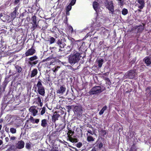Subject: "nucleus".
<instances>
[{"label": "nucleus", "mask_w": 151, "mask_h": 151, "mask_svg": "<svg viewBox=\"0 0 151 151\" xmlns=\"http://www.w3.org/2000/svg\"><path fill=\"white\" fill-rule=\"evenodd\" d=\"M81 53L76 51H74L72 54H71L68 57L69 63L72 65H73L76 63H78L81 58Z\"/></svg>", "instance_id": "nucleus-1"}, {"label": "nucleus", "mask_w": 151, "mask_h": 151, "mask_svg": "<svg viewBox=\"0 0 151 151\" xmlns=\"http://www.w3.org/2000/svg\"><path fill=\"white\" fill-rule=\"evenodd\" d=\"M42 83V81L39 79L37 84L34 85L33 90H34L35 92H37L40 95L44 96L45 94V90Z\"/></svg>", "instance_id": "nucleus-2"}, {"label": "nucleus", "mask_w": 151, "mask_h": 151, "mask_svg": "<svg viewBox=\"0 0 151 151\" xmlns=\"http://www.w3.org/2000/svg\"><path fill=\"white\" fill-rule=\"evenodd\" d=\"M105 90L106 88L103 86L102 88L100 86H95L93 87L88 93L90 95L96 94L101 93Z\"/></svg>", "instance_id": "nucleus-3"}, {"label": "nucleus", "mask_w": 151, "mask_h": 151, "mask_svg": "<svg viewBox=\"0 0 151 151\" xmlns=\"http://www.w3.org/2000/svg\"><path fill=\"white\" fill-rule=\"evenodd\" d=\"M105 6L112 14L114 12V6L112 0H105L104 2Z\"/></svg>", "instance_id": "nucleus-4"}, {"label": "nucleus", "mask_w": 151, "mask_h": 151, "mask_svg": "<svg viewBox=\"0 0 151 151\" xmlns=\"http://www.w3.org/2000/svg\"><path fill=\"white\" fill-rule=\"evenodd\" d=\"M38 57L36 55L32 56L28 58V65L29 66L32 67L36 65L38 63Z\"/></svg>", "instance_id": "nucleus-5"}, {"label": "nucleus", "mask_w": 151, "mask_h": 151, "mask_svg": "<svg viewBox=\"0 0 151 151\" xmlns=\"http://www.w3.org/2000/svg\"><path fill=\"white\" fill-rule=\"evenodd\" d=\"M136 67L137 65H135L133 68V70H130L127 72V73L125 74V76L127 78L130 79H133L135 77L136 75V69L135 68Z\"/></svg>", "instance_id": "nucleus-6"}, {"label": "nucleus", "mask_w": 151, "mask_h": 151, "mask_svg": "<svg viewBox=\"0 0 151 151\" xmlns=\"http://www.w3.org/2000/svg\"><path fill=\"white\" fill-rule=\"evenodd\" d=\"M73 111L75 113H76L78 115L80 116L82 114L83 108L81 105H79L78 106H73Z\"/></svg>", "instance_id": "nucleus-7"}, {"label": "nucleus", "mask_w": 151, "mask_h": 151, "mask_svg": "<svg viewBox=\"0 0 151 151\" xmlns=\"http://www.w3.org/2000/svg\"><path fill=\"white\" fill-rule=\"evenodd\" d=\"M144 29V25H139L134 26L132 29V30L134 33L137 34L138 32H141Z\"/></svg>", "instance_id": "nucleus-8"}, {"label": "nucleus", "mask_w": 151, "mask_h": 151, "mask_svg": "<svg viewBox=\"0 0 151 151\" xmlns=\"http://www.w3.org/2000/svg\"><path fill=\"white\" fill-rule=\"evenodd\" d=\"M56 43L57 45L60 47V48L59 49V51H62L63 50L62 49V48H64L66 45L65 44L64 42H63L62 39H60L58 40Z\"/></svg>", "instance_id": "nucleus-9"}, {"label": "nucleus", "mask_w": 151, "mask_h": 151, "mask_svg": "<svg viewBox=\"0 0 151 151\" xmlns=\"http://www.w3.org/2000/svg\"><path fill=\"white\" fill-rule=\"evenodd\" d=\"M31 20L32 21V27L33 29V30H34L37 28L38 26V23L37 24L36 16L35 15L33 16L32 17Z\"/></svg>", "instance_id": "nucleus-10"}, {"label": "nucleus", "mask_w": 151, "mask_h": 151, "mask_svg": "<svg viewBox=\"0 0 151 151\" xmlns=\"http://www.w3.org/2000/svg\"><path fill=\"white\" fill-rule=\"evenodd\" d=\"M36 52L35 50L32 47L31 48L28 49L25 52V56L27 57L30 55H33Z\"/></svg>", "instance_id": "nucleus-11"}, {"label": "nucleus", "mask_w": 151, "mask_h": 151, "mask_svg": "<svg viewBox=\"0 0 151 151\" xmlns=\"http://www.w3.org/2000/svg\"><path fill=\"white\" fill-rule=\"evenodd\" d=\"M143 61L147 66H149L151 64V57L149 56L145 57L143 59Z\"/></svg>", "instance_id": "nucleus-12"}, {"label": "nucleus", "mask_w": 151, "mask_h": 151, "mask_svg": "<svg viewBox=\"0 0 151 151\" xmlns=\"http://www.w3.org/2000/svg\"><path fill=\"white\" fill-rule=\"evenodd\" d=\"M67 140L69 141L70 142L72 143H75L77 142L78 141V139L76 138V136H67Z\"/></svg>", "instance_id": "nucleus-13"}, {"label": "nucleus", "mask_w": 151, "mask_h": 151, "mask_svg": "<svg viewBox=\"0 0 151 151\" xmlns=\"http://www.w3.org/2000/svg\"><path fill=\"white\" fill-rule=\"evenodd\" d=\"M66 89V88L64 85L60 86L58 90H57V93L63 94L65 91Z\"/></svg>", "instance_id": "nucleus-14"}, {"label": "nucleus", "mask_w": 151, "mask_h": 151, "mask_svg": "<svg viewBox=\"0 0 151 151\" xmlns=\"http://www.w3.org/2000/svg\"><path fill=\"white\" fill-rule=\"evenodd\" d=\"M93 7L94 10L97 12L99 11V4L96 1H94L93 2Z\"/></svg>", "instance_id": "nucleus-15"}, {"label": "nucleus", "mask_w": 151, "mask_h": 151, "mask_svg": "<svg viewBox=\"0 0 151 151\" xmlns=\"http://www.w3.org/2000/svg\"><path fill=\"white\" fill-rule=\"evenodd\" d=\"M137 2L140 5L138 6L139 9H142L145 6V1L144 0H137Z\"/></svg>", "instance_id": "nucleus-16"}, {"label": "nucleus", "mask_w": 151, "mask_h": 151, "mask_svg": "<svg viewBox=\"0 0 151 151\" xmlns=\"http://www.w3.org/2000/svg\"><path fill=\"white\" fill-rule=\"evenodd\" d=\"M24 142L23 141L18 142L17 143V148L19 149H21L24 147Z\"/></svg>", "instance_id": "nucleus-17"}, {"label": "nucleus", "mask_w": 151, "mask_h": 151, "mask_svg": "<svg viewBox=\"0 0 151 151\" xmlns=\"http://www.w3.org/2000/svg\"><path fill=\"white\" fill-rule=\"evenodd\" d=\"M14 10L10 14L11 18L14 19L16 17L17 14V7L14 8Z\"/></svg>", "instance_id": "nucleus-18"}, {"label": "nucleus", "mask_w": 151, "mask_h": 151, "mask_svg": "<svg viewBox=\"0 0 151 151\" xmlns=\"http://www.w3.org/2000/svg\"><path fill=\"white\" fill-rule=\"evenodd\" d=\"M38 73L37 70L36 68L34 69L32 71L30 75L31 78H33L36 76Z\"/></svg>", "instance_id": "nucleus-19"}, {"label": "nucleus", "mask_w": 151, "mask_h": 151, "mask_svg": "<svg viewBox=\"0 0 151 151\" xmlns=\"http://www.w3.org/2000/svg\"><path fill=\"white\" fill-rule=\"evenodd\" d=\"M58 29L56 26H53L52 29H50L49 31L52 33L55 34L57 32Z\"/></svg>", "instance_id": "nucleus-20"}, {"label": "nucleus", "mask_w": 151, "mask_h": 151, "mask_svg": "<svg viewBox=\"0 0 151 151\" xmlns=\"http://www.w3.org/2000/svg\"><path fill=\"white\" fill-rule=\"evenodd\" d=\"M30 112L32 114V115L35 116L38 112V111L37 109L33 108H30L29 109Z\"/></svg>", "instance_id": "nucleus-21"}, {"label": "nucleus", "mask_w": 151, "mask_h": 151, "mask_svg": "<svg viewBox=\"0 0 151 151\" xmlns=\"http://www.w3.org/2000/svg\"><path fill=\"white\" fill-rule=\"evenodd\" d=\"M87 141L88 142H93L95 140V138L89 135H88V133L87 134Z\"/></svg>", "instance_id": "nucleus-22"}, {"label": "nucleus", "mask_w": 151, "mask_h": 151, "mask_svg": "<svg viewBox=\"0 0 151 151\" xmlns=\"http://www.w3.org/2000/svg\"><path fill=\"white\" fill-rule=\"evenodd\" d=\"M47 120L45 119H42L41 121V126L43 127H45L47 125Z\"/></svg>", "instance_id": "nucleus-23"}, {"label": "nucleus", "mask_w": 151, "mask_h": 151, "mask_svg": "<svg viewBox=\"0 0 151 151\" xmlns=\"http://www.w3.org/2000/svg\"><path fill=\"white\" fill-rule=\"evenodd\" d=\"M59 116L60 115L58 114H54L52 117V121L53 122H55L58 119V118Z\"/></svg>", "instance_id": "nucleus-24"}, {"label": "nucleus", "mask_w": 151, "mask_h": 151, "mask_svg": "<svg viewBox=\"0 0 151 151\" xmlns=\"http://www.w3.org/2000/svg\"><path fill=\"white\" fill-rule=\"evenodd\" d=\"M136 143H134L131 146L129 151H137V148L136 146Z\"/></svg>", "instance_id": "nucleus-25"}, {"label": "nucleus", "mask_w": 151, "mask_h": 151, "mask_svg": "<svg viewBox=\"0 0 151 151\" xmlns=\"http://www.w3.org/2000/svg\"><path fill=\"white\" fill-rule=\"evenodd\" d=\"M104 60L103 59H99L97 61L98 67L99 68H101L102 65L104 62Z\"/></svg>", "instance_id": "nucleus-26"}, {"label": "nucleus", "mask_w": 151, "mask_h": 151, "mask_svg": "<svg viewBox=\"0 0 151 151\" xmlns=\"http://www.w3.org/2000/svg\"><path fill=\"white\" fill-rule=\"evenodd\" d=\"M48 41L50 44H52L55 43V39L53 37H50Z\"/></svg>", "instance_id": "nucleus-27"}, {"label": "nucleus", "mask_w": 151, "mask_h": 151, "mask_svg": "<svg viewBox=\"0 0 151 151\" xmlns=\"http://www.w3.org/2000/svg\"><path fill=\"white\" fill-rule=\"evenodd\" d=\"M15 68L16 70L17 71L18 73H20L21 72L22 70V68L20 66L18 65H17L15 66Z\"/></svg>", "instance_id": "nucleus-28"}, {"label": "nucleus", "mask_w": 151, "mask_h": 151, "mask_svg": "<svg viewBox=\"0 0 151 151\" xmlns=\"http://www.w3.org/2000/svg\"><path fill=\"white\" fill-rule=\"evenodd\" d=\"M107 109V106H104L99 111V114L100 115H102L103 114L104 111H105Z\"/></svg>", "instance_id": "nucleus-29"}, {"label": "nucleus", "mask_w": 151, "mask_h": 151, "mask_svg": "<svg viewBox=\"0 0 151 151\" xmlns=\"http://www.w3.org/2000/svg\"><path fill=\"white\" fill-rule=\"evenodd\" d=\"M60 67L59 66H55L54 68H52V71L54 73L55 75L56 72L58 71L59 68H60Z\"/></svg>", "instance_id": "nucleus-30"}, {"label": "nucleus", "mask_w": 151, "mask_h": 151, "mask_svg": "<svg viewBox=\"0 0 151 151\" xmlns=\"http://www.w3.org/2000/svg\"><path fill=\"white\" fill-rule=\"evenodd\" d=\"M74 133V131H72L71 130L68 129V131L67 133V134L68 136H72L73 135Z\"/></svg>", "instance_id": "nucleus-31"}, {"label": "nucleus", "mask_w": 151, "mask_h": 151, "mask_svg": "<svg viewBox=\"0 0 151 151\" xmlns=\"http://www.w3.org/2000/svg\"><path fill=\"white\" fill-rule=\"evenodd\" d=\"M128 13V11L127 9L124 8L123 9L122 11V14L124 15H125L127 14Z\"/></svg>", "instance_id": "nucleus-32"}, {"label": "nucleus", "mask_w": 151, "mask_h": 151, "mask_svg": "<svg viewBox=\"0 0 151 151\" xmlns=\"http://www.w3.org/2000/svg\"><path fill=\"white\" fill-rule=\"evenodd\" d=\"M104 79L106 81V84H107L109 85L111 84V82L109 78L105 77L104 78Z\"/></svg>", "instance_id": "nucleus-33"}, {"label": "nucleus", "mask_w": 151, "mask_h": 151, "mask_svg": "<svg viewBox=\"0 0 151 151\" xmlns=\"http://www.w3.org/2000/svg\"><path fill=\"white\" fill-rule=\"evenodd\" d=\"M10 132L12 134H15L16 132V129L14 128H11L10 129Z\"/></svg>", "instance_id": "nucleus-34"}, {"label": "nucleus", "mask_w": 151, "mask_h": 151, "mask_svg": "<svg viewBox=\"0 0 151 151\" xmlns=\"http://www.w3.org/2000/svg\"><path fill=\"white\" fill-rule=\"evenodd\" d=\"M118 2V4L121 6H123L124 4V1L123 0H119Z\"/></svg>", "instance_id": "nucleus-35"}, {"label": "nucleus", "mask_w": 151, "mask_h": 151, "mask_svg": "<svg viewBox=\"0 0 151 151\" xmlns=\"http://www.w3.org/2000/svg\"><path fill=\"white\" fill-rule=\"evenodd\" d=\"M58 132L57 131H55L52 133L51 135L53 137L57 136L58 134Z\"/></svg>", "instance_id": "nucleus-36"}, {"label": "nucleus", "mask_w": 151, "mask_h": 151, "mask_svg": "<svg viewBox=\"0 0 151 151\" xmlns=\"http://www.w3.org/2000/svg\"><path fill=\"white\" fill-rule=\"evenodd\" d=\"M45 112V107L42 108V110L41 111L40 114L41 115H43L44 114Z\"/></svg>", "instance_id": "nucleus-37"}, {"label": "nucleus", "mask_w": 151, "mask_h": 151, "mask_svg": "<svg viewBox=\"0 0 151 151\" xmlns=\"http://www.w3.org/2000/svg\"><path fill=\"white\" fill-rule=\"evenodd\" d=\"M72 106H67L66 108L67 109V111L68 112H69L71 110L72 108Z\"/></svg>", "instance_id": "nucleus-38"}, {"label": "nucleus", "mask_w": 151, "mask_h": 151, "mask_svg": "<svg viewBox=\"0 0 151 151\" xmlns=\"http://www.w3.org/2000/svg\"><path fill=\"white\" fill-rule=\"evenodd\" d=\"M83 44H85V43L84 42L82 43L81 46L80 47H79L78 50L79 51H81L82 52H83L84 51V49H83L82 48V46H83Z\"/></svg>", "instance_id": "nucleus-39"}, {"label": "nucleus", "mask_w": 151, "mask_h": 151, "mask_svg": "<svg viewBox=\"0 0 151 151\" xmlns=\"http://www.w3.org/2000/svg\"><path fill=\"white\" fill-rule=\"evenodd\" d=\"M31 145L29 143H26L25 147L27 149H29L31 148Z\"/></svg>", "instance_id": "nucleus-40"}, {"label": "nucleus", "mask_w": 151, "mask_h": 151, "mask_svg": "<svg viewBox=\"0 0 151 151\" xmlns=\"http://www.w3.org/2000/svg\"><path fill=\"white\" fill-rule=\"evenodd\" d=\"M34 121H32V122L33 123H36L38 124L40 121V119H36L34 120Z\"/></svg>", "instance_id": "nucleus-41"}, {"label": "nucleus", "mask_w": 151, "mask_h": 151, "mask_svg": "<svg viewBox=\"0 0 151 151\" xmlns=\"http://www.w3.org/2000/svg\"><path fill=\"white\" fill-rule=\"evenodd\" d=\"M9 78V77H6L5 78V80L3 82V83L4 84L6 85V86H7V84L8 83L9 81H8L7 80H6L8 78Z\"/></svg>", "instance_id": "nucleus-42"}, {"label": "nucleus", "mask_w": 151, "mask_h": 151, "mask_svg": "<svg viewBox=\"0 0 151 151\" xmlns=\"http://www.w3.org/2000/svg\"><path fill=\"white\" fill-rule=\"evenodd\" d=\"M72 6L70 4L67 6L66 8V10L70 11L72 8Z\"/></svg>", "instance_id": "nucleus-43"}, {"label": "nucleus", "mask_w": 151, "mask_h": 151, "mask_svg": "<svg viewBox=\"0 0 151 151\" xmlns=\"http://www.w3.org/2000/svg\"><path fill=\"white\" fill-rule=\"evenodd\" d=\"M82 145V143L81 142H79L76 144V146L78 148H79L81 147Z\"/></svg>", "instance_id": "nucleus-44"}, {"label": "nucleus", "mask_w": 151, "mask_h": 151, "mask_svg": "<svg viewBox=\"0 0 151 151\" xmlns=\"http://www.w3.org/2000/svg\"><path fill=\"white\" fill-rule=\"evenodd\" d=\"M6 86V85L4 84L3 83H2L1 87V88L3 89V91H5V90Z\"/></svg>", "instance_id": "nucleus-45"}, {"label": "nucleus", "mask_w": 151, "mask_h": 151, "mask_svg": "<svg viewBox=\"0 0 151 151\" xmlns=\"http://www.w3.org/2000/svg\"><path fill=\"white\" fill-rule=\"evenodd\" d=\"M58 146H53L52 147V149L51 150V151H54L55 150H58Z\"/></svg>", "instance_id": "nucleus-46"}, {"label": "nucleus", "mask_w": 151, "mask_h": 151, "mask_svg": "<svg viewBox=\"0 0 151 151\" xmlns=\"http://www.w3.org/2000/svg\"><path fill=\"white\" fill-rule=\"evenodd\" d=\"M76 0H72L70 2V4L72 6L73 5L76 3Z\"/></svg>", "instance_id": "nucleus-47"}, {"label": "nucleus", "mask_w": 151, "mask_h": 151, "mask_svg": "<svg viewBox=\"0 0 151 151\" xmlns=\"http://www.w3.org/2000/svg\"><path fill=\"white\" fill-rule=\"evenodd\" d=\"M103 144L102 142H100L99 144L98 147L99 149H101L103 147Z\"/></svg>", "instance_id": "nucleus-48"}, {"label": "nucleus", "mask_w": 151, "mask_h": 151, "mask_svg": "<svg viewBox=\"0 0 151 151\" xmlns=\"http://www.w3.org/2000/svg\"><path fill=\"white\" fill-rule=\"evenodd\" d=\"M101 133L102 134L103 136H104L106 134V132L105 130H101Z\"/></svg>", "instance_id": "nucleus-49"}, {"label": "nucleus", "mask_w": 151, "mask_h": 151, "mask_svg": "<svg viewBox=\"0 0 151 151\" xmlns=\"http://www.w3.org/2000/svg\"><path fill=\"white\" fill-rule=\"evenodd\" d=\"M52 59V57H49L48 58H47L46 59H44L43 60V61H47L50 60Z\"/></svg>", "instance_id": "nucleus-50"}, {"label": "nucleus", "mask_w": 151, "mask_h": 151, "mask_svg": "<svg viewBox=\"0 0 151 151\" xmlns=\"http://www.w3.org/2000/svg\"><path fill=\"white\" fill-rule=\"evenodd\" d=\"M136 58H133L132 60L130 62V63L131 64H133L136 61Z\"/></svg>", "instance_id": "nucleus-51"}, {"label": "nucleus", "mask_w": 151, "mask_h": 151, "mask_svg": "<svg viewBox=\"0 0 151 151\" xmlns=\"http://www.w3.org/2000/svg\"><path fill=\"white\" fill-rule=\"evenodd\" d=\"M69 30L70 31H71V33L73 32V29L71 26H70L69 27Z\"/></svg>", "instance_id": "nucleus-52"}, {"label": "nucleus", "mask_w": 151, "mask_h": 151, "mask_svg": "<svg viewBox=\"0 0 151 151\" xmlns=\"http://www.w3.org/2000/svg\"><path fill=\"white\" fill-rule=\"evenodd\" d=\"M66 124L65 121V120H64V124H61V125L62 126V129H63L65 127Z\"/></svg>", "instance_id": "nucleus-53"}, {"label": "nucleus", "mask_w": 151, "mask_h": 151, "mask_svg": "<svg viewBox=\"0 0 151 151\" xmlns=\"http://www.w3.org/2000/svg\"><path fill=\"white\" fill-rule=\"evenodd\" d=\"M71 98H69V99H71L72 100H74L76 98V96L72 93H71Z\"/></svg>", "instance_id": "nucleus-54"}, {"label": "nucleus", "mask_w": 151, "mask_h": 151, "mask_svg": "<svg viewBox=\"0 0 151 151\" xmlns=\"http://www.w3.org/2000/svg\"><path fill=\"white\" fill-rule=\"evenodd\" d=\"M20 1V0H14V3L16 5L18 4Z\"/></svg>", "instance_id": "nucleus-55"}, {"label": "nucleus", "mask_w": 151, "mask_h": 151, "mask_svg": "<svg viewBox=\"0 0 151 151\" xmlns=\"http://www.w3.org/2000/svg\"><path fill=\"white\" fill-rule=\"evenodd\" d=\"M37 100L38 102L39 103H40L41 102V100L40 96H38L37 97Z\"/></svg>", "instance_id": "nucleus-56"}, {"label": "nucleus", "mask_w": 151, "mask_h": 151, "mask_svg": "<svg viewBox=\"0 0 151 151\" xmlns=\"http://www.w3.org/2000/svg\"><path fill=\"white\" fill-rule=\"evenodd\" d=\"M89 133L91 134V135H93V133L90 130H89L87 131V133Z\"/></svg>", "instance_id": "nucleus-57"}, {"label": "nucleus", "mask_w": 151, "mask_h": 151, "mask_svg": "<svg viewBox=\"0 0 151 151\" xmlns=\"http://www.w3.org/2000/svg\"><path fill=\"white\" fill-rule=\"evenodd\" d=\"M29 119L32 121H34L35 119H34V118L32 116H30V118Z\"/></svg>", "instance_id": "nucleus-58"}, {"label": "nucleus", "mask_w": 151, "mask_h": 151, "mask_svg": "<svg viewBox=\"0 0 151 151\" xmlns=\"http://www.w3.org/2000/svg\"><path fill=\"white\" fill-rule=\"evenodd\" d=\"M11 140H14L16 139V137H12L10 138Z\"/></svg>", "instance_id": "nucleus-59"}, {"label": "nucleus", "mask_w": 151, "mask_h": 151, "mask_svg": "<svg viewBox=\"0 0 151 151\" xmlns=\"http://www.w3.org/2000/svg\"><path fill=\"white\" fill-rule=\"evenodd\" d=\"M13 61H14L13 59L10 60L9 61V62L7 63V64H10Z\"/></svg>", "instance_id": "nucleus-60"}, {"label": "nucleus", "mask_w": 151, "mask_h": 151, "mask_svg": "<svg viewBox=\"0 0 151 151\" xmlns=\"http://www.w3.org/2000/svg\"><path fill=\"white\" fill-rule=\"evenodd\" d=\"M66 15H68V16L69 15H70V13L69 12V11H67V10H66Z\"/></svg>", "instance_id": "nucleus-61"}, {"label": "nucleus", "mask_w": 151, "mask_h": 151, "mask_svg": "<svg viewBox=\"0 0 151 151\" xmlns=\"http://www.w3.org/2000/svg\"><path fill=\"white\" fill-rule=\"evenodd\" d=\"M5 131L7 132H9V128H7V127H6L5 129Z\"/></svg>", "instance_id": "nucleus-62"}, {"label": "nucleus", "mask_w": 151, "mask_h": 151, "mask_svg": "<svg viewBox=\"0 0 151 151\" xmlns=\"http://www.w3.org/2000/svg\"><path fill=\"white\" fill-rule=\"evenodd\" d=\"M5 140L6 142H8L9 141V139L8 137H6L5 138Z\"/></svg>", "instance_id": "nucleus-63"}, {"label": "nucleus", "mask_w": 151, "mask_h": 151, "mask_svg": "<svg viewBox=\"0 0 151 151\" xmlns=\"http://www.w3.org/2000/svg\"><path fill=\"white\" fill-rule=\"evenodd\" d=\"M150 86L148 87L146 89V91H147V90H150Z\"/></svg>", "instance_id": "nucleus-64"}]
</instances>
